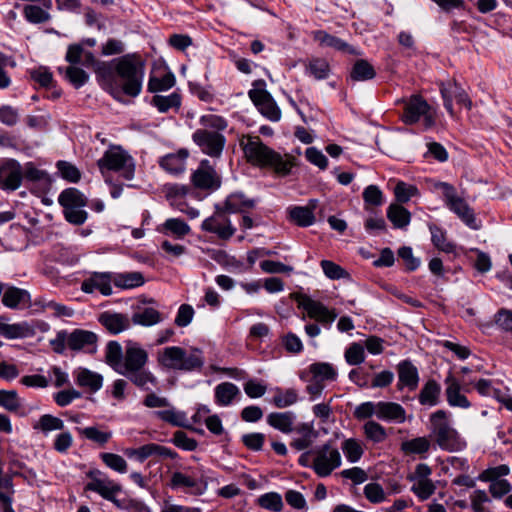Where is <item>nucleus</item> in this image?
<instances>
[{
    "label": "nucleus",
    "mask_w": 512,
    "mask_h": 512,
    "mask_svg": "<svg viewBox=\"0 0 512 512\" xmlns=\"http://www.w3.org/2000/svg\"><path fill=\"white\" fill-rule=\"evenodd\" d=\"M249 97L259 112L271 121H279L281 110L277 106L272 96L264 89H251Z\"/></svg>",
    "instance_id": "14"
},
{
    "label": "nucleus",
    "mask_w": 512,
    "mask_h": 512,
    "mask_svg": "<svg viewBox=\"0 0 512 512\" xmlns=\"http://www.w3.org/2000/svg\"><path fill=\"white\" fill-rule=\"evenodd\" d=\"M0 406L10 412H16L21 407V400L15 390H0Z\"/></svg>",
    "instance_id": "54"
},
{
    "label": "nucleus",
    "mask_w": 512,
    "mask_h": 512,
    "mask_svg": "<svg viewBox=\"0 0 512 512\" xmlns=\"http://www.w3.org/2000/svg\"><path fill=\"white\" fill-rule=\"evenodd\" d=\"M377 418L387 421H397L402 423L406 419L404 408L395 402H378Z\"/></svg>",
    "instance_id": "26"
},
{
    "label": "nucleus",
    "mask_w": 512,
    "mask_h": 512,
    "mask_svg": "<svg viewBox=\"0 0 512 512\" xmlns=\"http://www.w3.org/2000/svg\"><path fill=\"white\" fill-rule=\"evenodd\" d=\"M314 39L323 47H331L336 50L346 52L349 54H357L355 49L343 40L328 34L325 31L318 30L313 32Z\"/></svg>",
    "instance_id": "27"
},
{
    "label": "nucleus",
    "mask_w": 512,
    "mask_h": 512,
    "mask_svg": "<svg viewBox=\"0 0 512 512\" xmlns=\"http://www.w3.org/2000/svg\"><path fill=\"white\" fill-rule=\"evenodd\" d=\"M289 219L294 224L307 227L315 222L314 213L311 212V208H305L304 206H294L289 209Z\"/></svg>",
    "instance_id": "34"
},
{
    "label": "nucleus",
    "mask_w": 512,
    "mask_h": 512,
    "mask_svg": "<svg viewBox=\"0 0 512 512\" xmlns=\"http://www.w3.org/2000/svg\"><path fill=\"white\" fill-rule=\"evenodd\" d=\"M62 427L63 421L60 418L54 417L50 414L41 416L39 421L33 425L35 430H40L45 434L55 430H60Z\"/></svg>",
    "instance_id": "51"
},
{
    "label": "nucleus",
    "mask_w": 512,
    "mask_h": 512,
    "mask_svg": "<svg viewBox=\"0 0 512 512\" xmlns=\"http://www.w3.org/2000/svg\"><path fill=\"white\" fill-rule=\"evenodd\" d=\"M97 165L103 175L106 171H116L126 180L134 177L133 158L120 146H111L97 161Z\"/></svg>",
    "instance_id": "5"
},
{
    "label": "nucleus",
    "mask_w": 512,
    "mask_h": 512,
    "mask_svg": "<svg viewBox=\"0 0 512 512\" xmlns=\"http://www.w3.org/2000/svg\"><path fill=\"white\" fill-rule=\"evenodd\" d=\"M395 197L398 202L406 203L411 197L417 195L418 189L413 185H408L405 182H398L394 189Z\"/></svg>",
    "instance_id": "64"
},
{
    "label": "nucleus",
    "mask_w": 512,
    "mask_h": 512,
    "mask_svg": "<svg viewBox=\"0 0 512 512\" xmlns=\"http://www.w3.org/2000/svg\"><path fill=\"white\" fill-rule=\"evenodd\" d=\"M187 152L184 150L179 151L176 154L166 155L161 159V166L168 172L180 173L185 168V159Z\"/></svg>",
    "instance_id": "37"
},
{
    "label": "nucleus",
    "mask_w": 512,
    "mask_h": 512,
    "mask_svg": "<svg viewBox=\"0 0 512 512\" xmlns=\"http://www.w3.org/2000/svg\"><path fill=\"white\" fill-rule=\"evenodd\" d=\"M192 182L199 189H214L220 186V179L207 160H203L193 173Z\"/></svg>",
    "instance_id": "19"
},
{
    "label": "nucleus",
    "mask_w": 512,
    "mask_h": 512,
    "mask_svg": "<svg viewBox=\"0 0 512 512\" xmlns=\"http://www.w3.org/2000/svg\"><path fill=\"white\" fill-rule=\"evenodd\" d=\"M166 198L171 202V205L179 207L182 205V200L188 193V188L179 184H168L164 187Z\"/></svg>",
    "instance_id": "50"
},
{
    "label": "nucleus",
    "mask_w": 512,
    "mask_h": 512,
    "mask_svg": "<svg viewBox=\"0 0 512 512\" xmlns=\"http://www.w3.org/2000/svg\"><path fill=\"white\" fill-rule=\"evenodd\" d=\"M294 419L292 412H273L267 416V423L283 433H290L293 430Z\"/></svg>",
    "instance_id": "31"
},
{
    "label": "nucleus",
    "mask_w": 512,
    "mask_h": 512,
    "mask_svg": "<svg viewBox=\"0 0 512 512\" xmlns=\"http://www.w3.org/2000/svg\"><path fill=\"white\" fill-rule=\"evenodd\" d=\"M429 230L431 232L432 243L437 249L445 253L454 252L455 245L447 240L445 231L434 224L429 225Z\"/></svg>",
    "instance_id": "43"
},
{
    "label": "nucleus",
    "mask_w": 512,
    "mask_h": 512,
    "mask_svg": "<svg viewBox=\"0 0 512 512\" xmlns=\"http://www.w3.org/2000/svg\"><path fill=\"white\" fill-rule=\"evenodd\" d=\"M29 298L26 290L9 287L5 290L2 298V303L8 308H16L19 303L24 302Z\"/></svg>",
    "instance_id": "45"
},
{
    "label": "nucleus",
    "mask_w": 512,
    "mask_h": 512,
    "mask_svg": "<svg viewBox=\"0 0 512 512\" xmlns=\"http://www.w3.org/2000/svg\"><path fill=\"white\" fill-rule=\"evenodd\" d=\"M440 92L444 100V106L450 115L454 114L453 99L457 103L464 105L468 110L472 108V102L466 91L455 81H448L440 83Z\"/></svg>",
    "instance_id": "13"
},
{
    "label": "nucleus",
    "mask_w": 512,
    "mask_h": 512,
    "mask_svg": "<svg viewBox=\"0 0 512 512\" xmlns=\"http://www.w3.org/2000/svg\"><path fill=\"white\" fill-rule=\"evenodd\" d=\"M430 437L443 450L455 452L462 450L466 443L458 431L452 426L449 414L444 410H437L429 417Z\"/></svg>",
    "instance_id": "4"
},
{
    "label": "nucleus",
    "mask_w": 512,
    "mask_h": 512,
    "mask_svg": "<svg viewBox=\"0 0 512 512\" xmlns=\"http://www.w3.org/2000/svg\"><path fill=\"white\" fill-rule=\"evenodd\" d=\"M98 321L111 334H119L131 326V319L127 314L111 311L101 313Z\"/></svg>",
    "instance_id": "20"
},
{
    "label": "nucleus",
    "mask_w": 512,
    "mask_h": 512,
    "mask_svg": "<svg viewBox=\"0 0 512 512\" xmlns=\"http://www.w3.org/2000/svg\"><path fill=\"white\" fill-rule=\"evenodd\" d=\"M78 431L81 435L99 445L106 444L112 436L110 431H101L97 427H87L78 429Z\"/></svg>",
    "instance_id": "55"
},
{
    "label": "nucleus",
    "mask_w": 512,
    "mask_h": 512,
    "mask_svg": "<svg viewBox=\"0 0 512 512\" xmlns=\"http://www.w3.org/2000/svg\"><path fill=\"white\" fill-rule=\"evenodd\" d=\"M86 204L87 199L77 189H66V221L82 225L88 217L87 212L82 209Z\"/></svg>",
    "instance_id": "11"
},
{
    "label": "nucleus",
    "mask_w": 512,
    "mask_h": 512,
    "mask_svg": "<svg viewBox=\"0 0 512 512\" xmlns=\"http://www.w3.org/2000/svg\"><path fill=\"white\" fill-rule=\"evenodd\" d=\"M446 384V399L450 406L469 408L471 406L467 397L461 394V383L452 374H449L445 379Z\"/></svg>",
    "instance_id": "24"
},
{
    "label": "nucleus",
    "mask_w": 512,
    "mask_h": 512,
    "mask_svg": "<svg viewBox=\"0 0 512 512\" xmlns=\"http://www.w3.org/2000/svg\"><path fill=\"white\" fill-rule=\"evenodd\" d=\"M431 442L427 437H417L411 440L402 442L401 450L406 455L410 454H424L429 451Z\"/></svg>",
    "instance_id": "39"
},
{
    "label": "nucleus",
    "mask_w": 512,
    "mask_h": 512,
    "mask_svg": "<svg viewBox=\"0 0 512 512\" xmlns=\"http://www.w3.org/2000/svg\"><path fill=\"white\" fill-rule=\"evenodd\" d=\"M156 360L164 369L185 372L201 370L204 365L202 350L191 348L187 351L179 346H169L158 351Z\"/></svg>",
    "instance_id": "3"
},
{
    "label": "nucleus",
    "mask_w": 512,
    "mask_h": 512,
    "mask_svg": "<svg viewBox=\"0 0 512 512\" xmlns=\"http://www.w3.org/2000/svg\"><path fill=\"white\" fill-rule=\"evenodd\" d=\"M97 341L94 332L83 329H75L66 336V345L74 351L86 349L89 353H95Z\"/></svg>",
    "instance_id": "18"
},
{
    "label": "nucleus",
    "mask_w": 512,
    "mask_h": 512,
    "mask_svg": "<svg viewBox=\"0 0 512 512\" xmlns=\"http://www.w3.org/2000/svg\"><path fill=\"white\" fill-rule=\"evenodd\" d=\"M365 497L373 504L381 503L386 500V493L378 483H369L364 487Z\"/></svg>",
    "instance_id": "60"
},
{
    "label": "nucleus",
    "mask_w": 512,
    "mask_h": 512,
    "mask_svg": "<svg viewBox=\"0 0 512 512\" xmlns=\"http://www.w3.org/2000/svg\"><path fill=\"white\" fill-rule=\"evenodd\" d=\"M309 370L314 380L323 382L325 380H335L337 372L329 363L319 362L310 365Z\"/></svg>",
    "instance_id": "44"
},
{
    "label": "nucleus",
    "mask_w": 512,
    "mask_h": 512,
    "mask_svg": "<svg viewBox=\"0 0 512 512\" xmlns=\"http://www.w3.org/2000/svg\"><path fill=\"white\" fill-rule=\"evenodd\" d=\"M363 199L366 205V209L369 206H380L383 203V193L376 185H369L364 189Z\"/></svg>",
    "instance_id": "57"
},
{
    "label": "nucleus",
    "mask_w": 512,
    "mask_h": 512,
    "mask_svg": "<svg viewBox=\"0 0 512 512\" xmlns=\"http://www.w3.org/2000/svg\"><path fill=\"white\" fill-rule=\"evenodd\" d=\"M90 476L92 480L87 484L86 489L98 493L104 499L109 500L120 507L121 505L116 499V495L121 492V485L107 477H96L94 476V473H91Z\"/></svg>",
    "instance_id": "17"
},
{
    "label": "nucleus",
    "mask_w": 512,
    "mask_h": 512,
    "mask_svg": "<svg viewBox=\"0 0 512 512\" xmlns=\"http://www.w3.org/2000/svg\"><path fill=\"white\" fill-rule=\"evenodd\" d=\"M175 85V77L173 73L166 72L163 75L152 74L148 82V91L156 93L159 91H166Z\"/></svg>",
    "instance_id": "36"
},
{
    "label": "nucleus",
    "mask_w": 512,
    "mask_h": 512,
    "mask_svg": "<svg viewBox=\"0 0 512 512\" xmlns=\"http://www.w3.org/2000/svg\"><path fill=\"white\" fill-rule=\"evenodd\" d=\"M144 61L138 54H126L110 62L96 63L95 73L104 89L112 95L121 92L136 97L142 89Z\"/></svg>",
    "instance_id": "1"
},
{
    "label": "nucleus",
    "mask_w": 512,
    "mask_h": 512,
    "mask_svg": "<svg viewBox=\"0 0 512 512\" xmlns=\"http://www.w3.org/2000/svg\"><path fill=\"white\" fill-rule=\"evenodd\" d=\"M148 362V353L136 343H129L125 349L122 361V368L118 373L126 375L132 371L144 368Z\"/></svg>",
    "instance_id": "15"
},
{
    "label": "nucleus",
    "mask_w": 512,
    "mask_h": 512,
    "mask_svg": "<svg viewBox=\"0 0 512 512\" xmlns=\"http://www.w3.org/2000/svg\"><path fill=\"white\" fill-rule=\"evenodd\" d=\"M341 448L348 461L352 463L357 462L364 453L362 444L354 438L343 441Z\"/></svg>",
    "instance_id": "49"
},
{
    "label": "nucleus",
    "mask_w": 512,
    "mask_h": 512,
    "mask_svg": "<svg viewBox=\"0 0 512 512\" xmlns=\"http://www.w3.org/2000/svg\"><path fill=\"white\" fill-rule=\"evenodd\" d=\"M375 75L376 72L373 66L364 59L357 60L350 71V78L353 81L370 80L373 79Z\"/></svg>",
    "instance_id": "35"
},
{
    "label": "nucleus",
    "mask_w": 512,
    "mask_h": 512,
    "mask_svg": "<svg viewBox=\"0 0 512 512\" xmlns=\"http://www.w3.org/2000/svg\"><path fill=\"white\" fill-rule=\"evenodd\" d=\"M134 324L143 326H152L162 321L161 313L151 307H147L142 311L136 312L132 316Z\"/></svg>",
    "instance_id": "42"
},
{
    "label": "nucleus",
    "mask_w": 512,
    "mask_h": 512,
    "mask_svg": "<svg viewBox=\"0 0 512 512\" xmlns=\"http://www.w3.org/2000/svg\"><path fill=\"white\" fill-rule=\"evenodd\" d=\"M313 455L312 467L320 477L329 476L332 471L341 465V455L337 448L330 443L310 451Z\"/></svg>",
    "instance_id": "8"
},
{
    "label": "nucleus",
    "mask_w": 512,
    "mask_h": 512,
    "mask_svg": "<svg viewBox=\"0 0 512 512\" xmlns=\"http://www.w3.org/2000/svg\"><path fill=\"white\" fill-rule=\"evenodd\" d=\"M364 435L374 443L383 442L387 438L385 428L378 422L370 420L363 426Z\"/></svg>",
    "instance_id": "48"
},
{
    "label": "nucleus",
    "mask_w": 512,
    "mask_h": 512,
    "mask_svg": "<svg viewBox=\"0 0 512 512\" xmlns=\"http://www.w3.org/2000/svg\"><path fill=\"white\" fill-rule=\"evenodd\" d=\"M240 395L239 388L231 382L218 384L214 390L215 402L219 406H228L232 404L235 398Z\"/></svg>",
    "instance_id": "28"
},
{
    "label": "nucleus",
    "mask_w": 512,
    "mask_h": 512,
    "mask_svg": "<svg viewBox=\"0 0 512 512\" xmlns=\"http://www.w3.org/2000/svg\"><path fill=\"white\" fill-rule=\"evenodd\" d=\"M165 230L171 232L177 237H184L190 232V227L181 219L170 218L163 224Z\"/></svg>",
    "instance_id": "61"
},
{
    "label": "nucleus",
    "mask_w": 512,
    "mask_h": 512,
    "mask_svg": "<svg viewBox=\"0 0 512 512\" xmlns=\"http://www.w3.org/2000/svg\"><path fill=\"white\" fill-rule=\"evenodd\" d=\"M201 227L204 231L217 234L223 240L231 238L235 233V228L227 218L225 210L216 212L211 217L205 219Z\"/></svg>",
    "instance_id": "16"
},
{
    "label": "nucleus",
    "mask_w": 512,
    "mask_h": 512,
    "mask_svg": "<svg viewBox=\"0 0 512 512\" xmlns=\"http://www.w3.org/2000/svg\"><path fill=\"white\" fill-rule=\"evenodd\" d=\"M298 401V393L295 389L290 388L286 390H282L277 388L275 390V395L272 399L273 404L277 408H286L295 404Z\"/></svg>",
    "instance_id": "46"
},
{
    "label": "nucleus",
    "mask_w": 512,
    "mask_h": 512,
    "mask_svg": "<svg viewBox=\"0 0 512 512\" xmlns=\"http://www.w3.org/2000/svg\"><path fill=\"white\" fill-rule=\"evenodd\" d=\"M398 388L407 387L410 391L416 390L419 383L418 369L409 360H403L397 365Z\"/></svg>",
    "instance_id": "22"
},
{
    "label": "nucleus",
    "mask_w": 512,
    "mask_h": 512,
    "mask_svg": "<svg viewBox=\"0 0 512 512\" xmlns=\"http://www.w3.org/2000/svg\"><path fill=\"white\" fill-rule=\"evenodd\" d=\"M134 385L140 388L148 389L147 385L155 386L157 384L155 376L148 370L141 368L125 375Z\"/></svg>",
    "instance_id": "47"
},
{
    "label": "nucleus",
    "mask_w": 512,
    "mask_h": 512,
    "mask_svg": "<svg viewBox=\"0 0 512 512\" xmlns=\"http://www.w3.org/2000/svg\"><path fill=\"white\" fill-rule=\"evenodd\" d=\"M144 276L141 272H125L113 275V283L122 289H132L144 284Z\"/></svg>",
    "instance_id": "33"
},
{
    "label": "nucleus",
    "mask_w": 512,
    "mask_h": 512,
    "mask_svg": "<svg viewBox=\"0 0 512 512\" xmlns=\"http://www.w3.org/2000/svg\"><path fill=\"white\" fill-rule=\"evenodd\" d=\"M193 141L203 153L216 158L220 157L226 143L225 137L220 132L208 129L196 130L193 134Z\"/></svg>",
    "instance_id": "10"
},
{
    "label": "nucleus",
    "mask_w": 512,
    "mask_h": 512,
    "mask_svg": "<svg viewBox=\"0 0 512 512\" xmlns=\"http://www.w3.org/2000/svg\"><path fill=\"white\" fill-rule=\"evenodd\" d=\"M73 374L76 378L77 385L87 388L91 392H96L102 387L103 377L98 373L86 368H78Z\"/></svg>",
    "instance_id": "25"
},
{
    "label": "nucleus",
    "mask_w": 512,
    "mask_h": 512,
    "mask_svg": "<svg viewBox=\"0 0 512 512\" xmlns=\"http://www.w3.org/2000/svg\"><path fill=\"white\" fill-rule=\"evenodd\" d=\"M440 393V385L433 379L428 380L419 393V402L422 405L435 406L439 403Z\"/></svg>",
    "instance_id": "32"
},
{
    "label": "nucleus",
    "mask_w": 512,
    "mask_h": 512,
    "mask_svg": "<svg viewBox=\"0 0 512 512\" xmlns=\"http://www.w3.org/2000/svg\"><path fill=\"white\" fill-rule=\"evenodd\" d=\"M510 469L507 465L502 464L496 467H491L484 470L478 477L483 482H490L502 480L501 477L507 476Z\"/></svg>",
    "instance_id": "56"
},
{
    "label": "nucleus",
    "mask_w": 512,
    "mask_h": 512,
    "mask_svg": "<svg viewBox=\"0 0 512 512\" xmlns=\"http://www.w3.org/2000/svg\"><path fill=\"white\" fill-rule=\"evenodd\" d=\"M387 218L396 229H405L411 220L410 212L397 203H392L387 209Z\"/></svg>",
    "instance_id": "29"
},
{
    "label": "nucleus",
    "mask_w": 512,
    "mask_h": 512,
    "mask_svg": "<svg viewBox=\"0 0 512 512\" xmlns=\"http://www.w3.org/2000/svg\"><path fill=\"white\" fill-rule=\"evenodd\" d=\"M345 359L350 365H359L364 362V347L359 343L351 344L345 351Z\"/></svg>",
    "instance_id": "63"
},
{
    "label": "nucleus",
    "mask_w": 512,
    "mask_h": 512,
    "mask_svg": "<svg viewBox=\"0 0 512 512\" xmlns=\"http://www.w3.org/2000/svg\"><path fill=\"white\" fill-rule=\"evenodd\" d=\"M421 116L424 117L425 128H430L434 125L435 118L431 113L429 104L420 95H413L405 101L402 120L404 123L411 125L419 121Z\"/></svg>",
    "instance_id": "9"
},
{
    "label": "nucleus",
    "mask_w": 512,
    "mask_h": 512,
    "mask_svg": "<svg viewBox=\"0 0 512 512\" xmlns=\"http://www.w3.org/2000/svg\"><path fill=\"white\" fill-rule=\"evenodd\" d=\"M435 188L442 190L445 204L453 213L471 229H479L474 210L457 194L454 186L446 182H438Z\"/></svg>",
    "instance_id": "7"
},
{
    "label": "nucleus",
    "mask_w": 512,
    "mask_h": 512,
    "mask_svg": "<svg viewBox=\"0 0 512 512\" xmlns=\"http://www.w3.org/2000/svg\"><path fill=\"white\" fill-rule=\"evenodd\" d=\"M258 504L267 510L280 512L283 508V501L280 494L276 492L266 493L258 498Z\"/></svg>",
    "instance_id": "53"
},
{
    "label": "nucleus",
    "mask_w": 512,
    "mask_h": 512,
    "mask_svg": "<svg viewBox=\"0 0 512 512\" xmlns=\"http://www.w3.org/2000/svg\"><path fill=\"white\" fill-rule=\"evenodd\" d=\"M300 305L306 310L308 316L322 323L333 322L337 314L329 310L322 303L312 300L309 297H302Z\"/></svg>",
    "instance_id": "23"
},
{
    "label": "nucleus",
    "mask_w": 512,
    "mask_h": 512,
    "mask_svg": "<svg viewBox=\"0 0 512 512\" xmlns=\"http://www.w3.org/2000/svg\"><path fill=\"white\" fill-rule=\"evenodd\" d=\"M66 60L71 63V66L66 69V76L76 88L85 84L89 78L88 74L76 64L87 68L93 66L95 70L96 63L99 62L95 60L91 52L84 51L82 45H70L66 53Z\"/></svg>",
    "instance_id": "6"
},
{
    "label": "nucleus",
    "mask_w": 512,
    "mask_h": 512,
    "mask_svg": "<svg viewBox=\"0 0 512 512\" xmlns=\"http://www.w3.org/2000/svg\"><path fill=\"white\" fill-rule=\"evenodd\" d=\"M240 147L243 150L246 160L254 166L270 168L275 173L288 175L293 167V157H284L265 145L260 137L245 135L240 139Z\"/></svg>",
    "instance_id": "2"
},
{
    "label": "nucleus",
    "mask_w": 512,
    "mask_h": 512,
    "mask_svg": "<svg viewBox=\"0 0 512 512\" xmlns=\"http://www.w3.org/2000/svg\"><path fill=\"white\" fill-rule=\"evenodd\" d=\"M308 72L316 79H325L328 76L329 65L324 59H312L307 65Z\"/></svg>",
    "instance_id": "59"
},
{
    "label": "nucleus",
    "mask_w": 512,
    "mask_h": 512,
    "mask_svg": "<svg viewBox=\"0 0 512 512\" xmlns=\"http://www.w3.org/2000/svg\"><path fill=\"white\" fill-rule=\"evenodd\" d=\"M253 207V200L245 199L242 194H232L226 199L224 210L228 213H238Z\"/></svg>",
    "instance_id": "40"
},
{
    "label": "nucleus",
    "mask_w": 512,
    "mask_h": 512,
    "mask_svg": "<svg viewBox=\"0 0 512 512\" xmlns=\"http://www.w3.org/2000/svg\"><path fill=\"white\" fill-rule=\"evenodd\" d=\"M111 282H113L112 274L95 272L82 282L81 289L85 293L98 290L102 295L108 296L112 293Z\"/></svg>",
    "instance_id": "21"
},
{
    "label": "nucleus",
    "mask_w": 512,
    "mask_h": 512,
    "mask_svg": "<svg viewBox=\"0 0 512 512\" xmlns=\"http://www.w3.org/2000/svg\"><path fill=\"white\" fill-rule=\"evenodd\" d=\"M151 103L158 109L159 112L166 113L172 108L176 110L180 108L181 96L176 92L171 93L168 96L155 95L152 98Z\"/></svg>",
    "instance_id": "38"
},
{
    "label": "nucleus",
    "mask_w": 512,
    "mask_h": 512,
    "mask_svg": "<svg viewBox=\"0 0 512 512\" xmlns=\"http://www.w3.org/2000/svg\"><path fill=\"white\" fill-rule=\"evenodd\" d=\"M411 490L421 499H428L435 492V485L433 481L429 479H416Z\"/></svg>",
    "instance_id": "52"
},
{
    "label": "nucleus",
    "mask_w": 512,
    "mask_h": 512,
    "mask_svg": "<svg viewBox=\"0 0 512 512\" xmlns=\"http://www.w3.org/2000/svg\"><path fill=\"white\" fill-rule=\"evenodd\" d=\"M101 458L109 468L119 473L126 472L127 462L122 456L114 453H103L101 454Z\"/></svg>",
    "instance_id": "62"
},
{
    "label": "nucleus",
    "mask_w": 512,
    "mask_h": 512,
    "mask_svg": "<svg viewBox=\"0 0 512 512\" xmlns=\"http://www.w3.org/2000/svg\"><path fill=\"white\" fill-rule=\"evenodd\" d=\"M23 180V168L14 159H6L0 163V189L17 190Z\"/></svg>",
    "instance_id": "12"
},
{
    "label": "nucleus",
    "mask_w": 512,
    "mask_h": 512,
    "mask_svg": "<svg viewBox=\"0 0 512 512\" xmlns=\"http://www.w3.org/2000/svg\"><path fill=\"white\" fill-rule=\"evenodd\" d=\"M155 415L159 419H161L173 426H183L184 421L186 419V416L184 413L177 412L174 408L163 410V411H157V412H155Z\"/></svg>",
    "instance_id": "58"
},
{
    "label": "nucleus",
    "mask_w": 512,
    "mask_h": 512,
    "mask_svg": "<svg viewBox=\"0 0 512 512\" xmlns=\"http://www.w3.org/2000/svg\"><path fill=\"white\" fill-rule=\"evenodd\" d=\"M123 352L121 345L117 341H110L106 346L105 360L115 371L122 368Z\"/></svg>",
    "instance_id": "41"
},
{
    "label": "nucleus",
    "mask_w": 512,
    "mask_h": 512,
    "mask_svg": "<svg viewBox=\"0 0 512 512\" xmlns=\"http://www.w3.org/2000/svg\"><path fill=\"white\" fill-rule=\"evenodd\" d=\"M23 178L38 183L44 190L50 189L52 184L50 175L46 171L38 169L32 162L25 164Z\"/></svg>",
    "instance_id": "30"
}]
</instances>
